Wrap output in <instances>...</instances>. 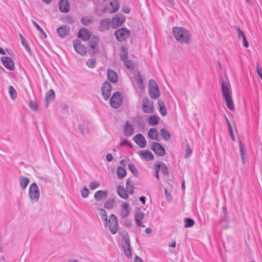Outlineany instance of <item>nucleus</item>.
Here are the masks:
<instances>
[{
  "label": "nucleus",
  "instance_id": "dca6fc26",
  "mask_svg": "<svg viewBox=\"0 0 262 262\" xmlns=\"http://www.w3.org/2000/svg\"><path fill=\"white\" fill-rule=\"evenodd\" d=\"M111 26V19L106 18L100 20L98 29L100 32H105L108 30Z\"/></svg>",
  "mask_w": 262,
  "mask_h": 262
},
{
  "label": "nucleus",
  "instance_id": "f03ea898",
  "mask_svg": "<svg viewBox=\"0 0 262 262\" xmlns=\"http://www.w3.org/2000/svg\"><path fill=\"white\" fill-rule=\"evenodd\" d=\"M222 93L226 102V105L230 110H233L234 108V103L231 95V86L228 81L222 82Z\"/></svg>",
  "mask_w": 262,
  "mask_h": 262
},
{
  "label": "nucleus",
  "instance_id": "20e7f679",
  "mask_svg": "<svg viewBox=\"0 0 262 262\" xmlns=\"http://www.w3.org/2000/svg\"><path fill=\"white\" fill-rule=\"evenodd\" d=\"M29 196L32 203H37L40 198V191L37 184L32 183L29 186Z\"/></svg>",
  "mask_w": 262,
  "mask_h": 262
},
{
  "label": "nucleus",
  "instance_id": "c9c22d12",
  "mask_svg": "<svg viewBox=\"0 0 262 262\" xmlns=\"http://www.w3.org/2000/svg\"><path fill=\"white\" fill-rule=\"evenodd\" d=\"M159 121L157 116H151L148 119V123L150 125H156L158 124Z\"/></svg>",
  "mask_w": 262,
  "mask_h": 262
},
{
  "label": "nucleus",
  "instance_id": "bb28decb",
  "mask_svg": "<svg viewBox=\"0 0 262 262\" xmlns=\"http://www.w3.org/2000/svg\"><path fill=\"white\" fill-rule=\"evenodd\" d=\"M107 78L113 83L117 82L118 79L117 73L113 70L108 69L107 70Z\"/></svg>",
  "mask_w": 262,
  "mask_h": 262
},
{
  "label": "nucleus",
  "instance_id": "680f3d73",
  "mask_svg": "<svg viewBox=\"0 0 262 262\" xmlns=\"http://www.w3.org/2000/svg\"><path fill=\"white\" fill-rule=\"evenodd\" d=\"M256 72L260 79L262 80V70L258 67V65L257 66L256 68Z\"/></svg>",
  "mask_w": 262,
  "mask_h": 262
},
{
  "label": "nucleus",
  "instance_id": "72a5a7b5",
  "mask_svg": "<svg viewBox=\"0 0 262 262\" xmlns=\"http://www.w3.org/2000/svg\"><path fill=\"white\" fill-rule=\"evenodd\" d=\"M120 57L121 60L124 61L127 59L128 57V50L125 47H122L121 52L120 53Z\"/></svg>",
  "mask_w": 262,
  "mask_h": 262
},
{
  "label": "nucleus",
  "instance_id": "0e129e2a",
  "mask_svg": "<svg viewBox=\"0 0 262 262\" xmlns=\"http://www.w3.org/2000/svg\"><path fill=\"white\" fill-rule=\"evenodd\" d=\"M106 159L108 162H111L113 159V155L111 154H107L106 155Z\"/></svg>",
  "mask_w": 262,
  "mask_h": 262
},
{
  "label": "nucleus",
  "instance_id": "4be33fe9",
  "mask_svg": "<svg viewBox=\"0 0 262 262\" xmlns=\"http://www.w3.org/2000/svg\"><path fill=\"white\" fill-rule=\"evenodd\" d=\"M124 135L125 136H131L133 135L134 130L132 124L129 123V122L127 121L125 122L124 128H123Z\"/></svg>",
  "mask_w": 262,
  "mask_h": 262
},
{
  "label": "nucleus",
  "instance_id": "6e6552de",
  "mask_svg": "<svg viewBox=\"0 0 262 262\" xmlns=\"http://www.w3.org/2000/svg\"><path fill=\"white\" fill-rule=\"evenodd\" d=\"M110 6L111 7L110 8L108 7H104L102 9V12L103 13L106 12L114 13L116 12L120 8L119 0H113L112 2H111Z\"/></svg>",
  "mask_w": 262,
  "mask_h": 262
},
{
  "label": "nucleus",
  "instance_id": "6ab92c4d",
  "mask_svg": "<svg viewBox=\"0 0 262 262\" xmlns=\"http://www.w3.org/2000/svg\"><path fill=\"white\" fill-rule=\"evenodd\" d=\"M145 217V214L141 211H136L135 214V219L136 225L138 227H144L145 225L142 224Z\"/></svg>",
  "mask_w": 262,
  "mask_h": 262
},
{
  "label": "nucleus",
  "instance_id": "b1692460",
  "mask_svg": "<svg viewBox=\"0 0 262 262\" xmlns=\"http://www.w3.org/2000/svg\"><path fill=\"white\" fill-rule=\"evenodd\" d=\"M128 207L129 204L127 202H125L121 205L120 214L122 218H126L129 214L130 212Z\"/></svg>",
  "mask_w": 262,
  "mask_h": 262
},
{
  "label": "nucleus",
  "instance_id": "79ce46f5",
  "mask_svg": "<svg viewBox=\"0 0 262 262\" xmlns=\"http://www.w3.org/2000/svg\"><path fill=\"white\" fill-rule=\"evenodd\" d=\"M19 36L20 39L21 40V42L23 46L24 47V48L26 49V50L28 52L31 53V49L29 47L28 44L27 43V41L26 40V39H25L24 36L21 34H20L19 35Z\"/></svg>",
  "mask_w": 262,
  "mask_h": 262
},
{
  "label": "nucleus",
  "instance_id": "052dcab7",
  "mask_svg": "<svg viewBox=\"0 0 262 262\" xmlns=\"http://www.w3.org/2000/svg\"><path fill=\"white\" fill-rule=\"evenodd\" d=\"M164 192L166 195V197L168 200H170L172 198L170 193L168 191L166 188L164 189Z\"/></svg>",
  "mask_w": 262,
  "mask_h": 262
},
{
  "label": "nucleus",
  "instance_id": "2eb2a0df",
  "mask_svg": "<svg viewBox=\"0 0 262 262\" xmlns=\"http://www.w3.org/2000/svg\"><path fill=\"white\" fill-rule=\"evenodd\" d=\"M1 61L4 66L8 70L10 71H13L14 70V63L11 58L4 56L1 58Z\"/></svg>",
  "mask_w": 262,
  "mask_h": 262
},
{
  "label": "nucleus",
  "instance_id": "603ef678",
  "mask_svg": "<svg viewBox=\"0 0 262 262\" xmlns=\"http://www.w3.org/2000/svg\"><path fill=\"white\" fill-rule=\"evenodd\" d=\"M239 147H240V154L241 158L242 159L243 163H245V156L246 155V151L244 150L241 141L239 142Z\"/></svg>",
  "mask_w": 262,
  "mask_h": 262
},
{
  "label": "nucleus",
  "instance_id": "a878e982",
  "mask_svg": "<svg viewBox=\"0 0 262 262\" xmlns=\"http://www.w3.org/2000/svg\"><path fill=\"white\" fill-rule=\"evenodd\" d=\"M141 158L147 161H151L154 159L153 154L149 150H141L139 154Z\"/></svg>",
  "mask_w": 262,
  "mask_h": 262
},
{
  "label": "nucleus",
  "instance_id": "c03bdc74",
  "mask_svg": "<svg viewBox=\"0 0 262 262\" xmlns=\"http://www.w3.org/2000/svg\"><path fill=\"white\" fill-rule=\"evenodd\" d=\"M126 189L130 194H133L134 192V186L130 184V181L127 180L126 181Z\"/></svg>",
  "mask_w": 262,
  "mask_h": 262
},
{
  "label": "nucleus",
  "instance_id": "37998d69",
  "mask_svg": "<svg viewBox=\"0 0 262 262\" xmlns=\"http://www.w3.org/2000/svg\"><path fill=\"white\" fill-rule=\"evenodd\" d=\"M124 66L125 67L130 70H132L134 68V63L132 60L126 59L124 60Z\"/></svg>",
  "mask_w": 262,
  "mask_h": 262
},
{
  "label": "nucleus",
  "instance_id": "774afa93",
  "mask_svg": "<svg viewBox=\"0 0 262 262\" xmlns=\"http://www.w3.org/2000/svg\"><path fill=\"white\" fill-rule=\"evenodd\" d=\"M134 262H143V260L139 256H136L134 258Z\"/></svg>",
  "mask_w": 262,
  "mask_h": 262
},
{
  "label": "nucleus",
  "instance_id": "f257e3e1",
  "mask_svg": "<svg viewBox=\"0 0 262 262\" xmlns=\"http://www.w3.org/2000/svg\"><path fill=\"white\" fill-rule=\"evenodd\" d=\"M172 33L176 40L181 43L188 44L191 42V34L185 28L174 27Z\"/></svg>",
  "mask_w": 262,
  "mask_h": 262
},
{
  "label": "nucleus",
  "instance_id": "6e6d98bb",
  "mask_svg": "<svg viewBox=\"0 0 262 262\" xmlns=\"http://www.w3.org/2000/svg\"><path fill=\"white\" fill-rule=\"evenodd\" d=\"M191 154H192V150L191 149L189 145L188 144H187L186 146V152H185V154L184 156L185 158H188L191 156Z\"/></svg>",
  "mask_w": 262,
  "mask_h": 262
},
{
  "label": "nucleus",
  "instance_id": "412c9836",
  "mask_svg": "<svg viewBox=\"0 0 262 262\" xmlns=\"http://www.w3.org/2000/svg\"><path fill=\"white\" fill-rule=\"evenodd\" d=\"M107 190H98L95 193L94 197L97 202H101L107 198Z\"/></svg>",
  "mask_w": 262,
  "mask_h": 262
},
{
  "label": "nucleus",
  "instance_id": "5fc2aeb1",
  "mask_svg": "<svg viewBox=\"0 0 262 262\" xmlns=\"http://www.w3.org/2000/svg\"><path fill=\"white\" fill-rule=\"evenodd\" d=\"M125 255L128 258L132 257V251L130 247L123 248Z\"/></svg>",
  "mask_w": 262,
  "mask_h": 262
},
{
  "label": "nucleus",
  "instance_id": "2f4dec72",
  "mask_svg": "<svg viewBox=\"0 0 262 262\" xmlns=\"http://www.w3.org/2000/svg\"><path fill=\"white\" fill-rule=\"evenodd\" d=\"M118 194L122 199H126L128 198V194L123 187L119 186L117 187Z\"/></svg>",
  "mask_w": 262,
  "mask_h": 262
},
{
  "label": "nucleus",
  "instance_id": "4c0bfd02",
  "mask_svg": "<svg viewBox=\"0 0 262 262\" xmlns=\"http://www.w3.org/2000/svg\"><path fill=\"white\" fill-rule=\"evenodd\" d=\"M8 92L12 100H15L17 96V92L15 89L11 85L9 86Z\"/></svg>",
  "mask_w": 262,
  "mask_h": 262
},
{
  "label": "nucleus",
  "instance_id": "e2e57ef3",
  "mask_svg": "<svg viewBox=\"0 0 262 262\" xmlns=\"http://www.w3.org/2000/svg\"><path fill=\"white\" fill-rule=\"evenodd\" d=\"M29 106L31 108H32V109H33L34 110H36L37 109V105L33 101H30L29 102Z\"/></svg>",
  "mask_w": 262,
  "mask_h": 262
},
{
  "label": "nucleus",
  "instance_id": "5701e85b",
  "mask_svg": "<svg viewBox=\"0 0 262 262\" xmlns=\"http://www.w3.org/2000/svg\"><path fill=\"white\" fill-rule=\"evenodd\" d=\"M70 32V28L67 26H63L59 27L57 29V33L59 36L62 38L65 37L69 34Z\"/></svg>",
  "mask_w": 262,
  "mask_h": 262
},
{
  "label": "nucleus",
  "instance_id": "338daca9",
  "mask_svg": "<svg viewBox=\"0 0 262 262\" xmlns=\"http://www.w3.org/2000/svg\"><path fill=\"white\" fill-rule=\"evenodd\" d=\"M155 171H156V177L158 180H159V172L160 171V166H157V167H156V169H155Z\"/></svg>",
  "mask_w": 262,
  "mask_h": 262
},
{
  "label": "nucleus",
  "instance_id": "de8ad7c7",
  "mask_svg": "<svg viewBox=\"0 0 262 262\" xmlns=\"http://www.w3.org/2000/svg\"><path fill=\"white\" fill-rule=\"evenodd\" d=\"M96 60L95 58H91L87 60L86 62V66L90 68H93L95 67Z\"/></svg>",
  "mask_w": 262,
  "mask_h": 262
},
{
  "label": "nucleus",
  "instance_id": "a18cd8bd",
  "mask_svg": "<svg viewBox=\"0 0 262 262\" xmlns=\"http://www.w3.org/2000/svg\"><path fill=\"white\" fill-rule=\"evenodd\" d=\"M32 24L34 25V26L36 28V29L40 32L42 36H44L45 38H47V34L45 32V31L42 30V29L40 27V26L34 20H32Z\"/></svg>",
  "mask_w": 262,
  "mask_h": 262
},
{
  "label": "nucleus",
  "instance_id": "1a4fd4ad",
  "mask_svg": "<svg viewBox=\"0 0 262 262\" xmlns=\"http://www.w3.org/2000/svg\"><path fill=\"white\" fill-rule=\"evenodd\" d=\"M142 107L144 113H152L154 108L153 102L147 97L144 98L142 100Z\"/></svg>",
  "mask_w": 262,
  "mask_h": 262
},
{
  "label": "nucleus",
  "instance_id": "0eeeda50",
  "mask_svg": "<svg viewBox=\"0 0 262 262\" xmlns=\"http://www.w3.org/2000/svg\"><path fill=\"white\" fill-rule=\"evenodd\" d=\"M115 35L118 41H122L129 37L130 31L126 28H122L117 30Z\"/></svg>",
  "mask_w": 262,
  "mask_h": 262
},
{
  "label": "nucleus",
  "instance_id": "473e14b6",
  "mask_svg": "<svg viewBox=\"0 0 262 262\" xmlns=\"http://www.w3.org/2000/svg\"><path fill=\"white\" fill-rule=\"evenodd\" d=\"M54 99H55V92H54V90H50L49 91H48L46 94V96L47 105H48L50 102L54 100Z\"/></svg>",
  "mask_w": 262,
  "mask_h": 262
},
{
  "label": "nucleus",
  "instance_id": "58836bf2",
  "mask_svg": "<svg viewBox=\"0 0 262 262\" xmlns=\"http://www.w3.org/2000/svg\"><path fill=\"white\" fill-rule=\"evenodd\" d=\"M93 21L92 16H85L81 18V22L84 26L90 25Z\"/></svg>",
  "mask_w": 262,
  "mask_h": 262
},
{
  "label": "nucleus",
  "instance_id": "f704fd0d",
  "mask_svg": "<svg viewBox=\"0 0 262 262\" xmlns=\"http://www.w3.org/2000/svg\"><path fill=\"white\" fill-rule=\"evenodd\" d=\"M115 201L113 199H108L105 202L104 207L105 208L111 210L113 209L114 206Z\"/></svg>",
  "mask_w": 262,
  "mask_h": 262
},
{
  "label": "nucleus",
  "instance_id": "393cba45",
  "mask_svg": "<svg viewBox=\"0 0 262 262\" xmlns=\"http://www.w3.org/2000/svg\"><path fill=\"white\" fill-rule=\"evenodd\" d=\"M59 10L64 13L69 12L70 9V4L68 0H60L59 3Z\"/></svg>",
  "mask_w": 262,
  "mask_h": 262
},
{
  "label": "nucleus",
  "instance_id": "ea45409f",
  "mask_svg": "<svg viewBox=\"0 0 262 262\" xmlns=\"http://www.w3.org/2000/svg\"><path fill=\"white\" fill-rule=\"evenodd\" d=\"M160 166V171L164 175H168L169 173V171L166 165L164 163H161L159 164H156V166Z\"/></svg>",
  "mask_w": 262,
  "mask_h": 262
},
{
  "label": "nucleus",
  "instance_id": "13d9d810",
  "mask_svg": "<svg viewBox=\"0 0 262 262\" xmlns=\"http://www.w3.org/2000/svg\"><path fill=\"white\" fill-rule=\"evenodd\" d=\"M120 145L121 146H124L126 145V146H128L129 147H132V144L125 140H124L122 142H121L120 143Z\"/></svg>",
  "mask_w": 262,
  "mask_h": 262
},
{
  "label": "nucleus",
  "instance_id": "9d476101",
  "mask_svg": "<svg viewBox=\"0 0 262 262\" xmlns=\"http://www.w3.org/2000/svg\"><path fill=\"white\" fill-rule=\"evenodd\" d=\"M122 99L119 92L115 93L110 99L111 106L115 108H118L121 104Z\"/></svg>",
  "mask_w": 262,
  "mask_h": 262
},
{
  "label": "nucleus",
  "instance_id": "8fccbe9b",
  "mask_svg": "<svg viewBox=\"0 0 262 262\" xmlns=\"http://www.w3.org/2000/svg\"><path fill=\"white\" fill-rule=\"evenodd\" d=\"M128 169H129V170L132 172V173L135 176H137L138 175V170L136 168L135 166H134V164H129L128 165Z\"/></svg>",
  "mask_w": 262,
  "mask_h": 262
},
{
  "label": "nucleus",
  "instance_id": "864d4df0",
  "mask_svg": "<svg viewBox=\"0 0 262 262\" xmlns=\"http://www.w3.org/2000/svg\"><path fill=\"white\" fill-rule=\"evenodd\" d=\"M89 190L86 187H84L81 191V196L83 198H86L89 194Z\"/></svg>",
  "mask_w": 262,
  "mask_h": 262
},
{
  "label": "nucleus",
  "instance_id": "39448f33",
  "mask_svg": "<svg viewBox=\"0 0 262 262\" xmlns=\"http://www.w3.org/2000/svg\"><path fill=\"white\" fill-rule=\"evenodd\" d=\"M104 226L108 227L112 234H115L118 230V222L116 216L112 214L107 220V223H104Z\"/></svg>",
  "mask_w": 262,
  "mask_h": 262
},
{
  "label": "nucleus",
  "instance_id": "f3484780",
  "mask_svg": "<svg viewBox=\"0 0 262 262\" xmlns=\"http://www.w3.org/2000/svg\"><path fill=\"white\" fill-rule=\"evenodd\" d=\"M133 140L141 148H144L146 145V140L141 134L135 135L133 138Z\"/></svg>",
  "mask_w": 262,
  "mask_h": 262
},
{
  "label": "nucleus",
  "instance_id": "7c9ffc66",
  "mask_svg": "<svg viewBox=\"0 0 262 262\" xmlns=\"http://www.w3.org/2000/svg\"><path fill=\"white\" fill-rule=\"evenodd\" d=\"M159 106V112L163 116L167 115V110L165 105V103L162 100H159L158 102Z\"/></svg>",
  "mask_w": 262,
  "mask_h": 262
},
{
  "label": "nucleus",
  "instance_id": "aec40b11",
  "mask_svg": "<svg viewBox=\"0 0 262 262\" xmlns=\"http://www.w3.org/2000/svg\"><path fill=\"white\" fill-rule=\"evenodd\" d=\"M99 42V38L96 36H93L91 38V40L89 41V44L91 48L93 50V52L94 54H96L98 52V44Z\"/></svg>",
  "mask_w": 262,
  "mask_h": 262
},
{
  "label": "nucleus",
  "instance_id": "9b49d317",
  "mask_svg": "<svg viewBox=\"0 0 262 262\" xmlns=\"http://www.w3.org/2000/svg\"><path fill=\"white\" fill-rule=\"evenodd\" d=\"M125 18L124 15H117L112 18L111 20V27L113 29H116L117 28L122 26V25L125 21Z\"/></svg>",
  "mask_w": 262,
  "mask_h": 262
},
{
  "label": "nucleus",
  "instance_id": "7ed1b4c3",
  "mask_svg": "<svg viewBox=\"0 0 262 262\" xmlns=\"http://www.w3.org/2000/svg\"><path fill=\"white\" fill-rule=\"evenodd\" d=\"M129 77L135 89L138 88L141 91L144 89L143 79L139 72L137 71H134L133 73L129 75Z\"/></svg>",
  "mask_w": 262,
  "mask_h": 262
},
{
  "label": "nucleus",
  "instance_id": "a19ab883",
  "mask_svg": "<svg viewBox=\"0 0 262 262\" xmlns=\"http://www.w3.org/2000/svg\"><path fill=\"white\" fill-rule=\"evenodd\" d=\"M160 132L162 134L163 138L165 141H168L170 140V137H171V135L169 132H168L167 130H166L164 128L161 129Z\"/></svg>",
  "mask_w": 262,
  "mask_h": 262
},
{
  "label": "nucleus",
  "instance_id": "bf43d9fd",
  "mask_svg": "<svg viewBox=\"0 0 262 262\" xmlns=\"http://www.w3.org/2000/svg\"><path fill=\"white\" fill-rule=\"evenodd\" d=\"M122 11L124 13H129L130 12V8L128 6H123L122 7Z\"/></svg>",
  "mask_w": 262,
  "mask_h": 262
},
{
  "label": "nucleus",
  "instance_id": "e433bc0d",
  "mask_svg": "<svg viewBox=\"0 0 262 262\" xmlns=\"http://www.w3.org/2000/svg\"><path fill=\"white\" fill-rule=\"evenodd\" d=\"M117 174L119 179L123 178L126 174V170L121 167H118L117 169Z\"/></svg>",
  "mask_w": 262,
  "mask_h": 262
},
{
  "label": "nucleus",
  "instance_id": "4d7b16f0",
  "mask_svg": "<svg viewBox=\"0 0 262 262\" xmlns=\"http://www.w3.org/2000/svg\"><path fill=\"white\" fill-rule=\"evenodd\" d=\"M236 29L238 37L239 38L241 37L243 38L244 36H245L243 31L239 27H236Z\"/></svg>",
  "mask_w": 262,
  "mask_h": 262
},
{
  "label": "nucleus",
  "instance_id": "4468645a",
  "mask_svg": "<svg viewBox=\"0 0 262 262\" xmlns=\"http://www.w3.org/2000/svg\"><path fill=\"white\" fill-rule=\"evenodd\" d=\"M111 90V85L107 81L104 82L101 88L102 95L104 99L107 100L109 98Z\"/></svg>",
  "mask_w": 262,
  "mask_h": 262
},
{
  "label": "nucleus",
  "instance_id": "c85d7f7f",
  "mask_svg": "<svg viewBox=\"0 0 262 262\" xmlns=\"http://www.w3.org/2000/svg\"><path fill=\"white\" fill-rule=\"evenodd\" d=\"M19 182L20 186L22 189L24 190L26 188L30 182L29 178L25 176H20L19 178Z\"/></svg>",
  "mask_w": 262,
  "mask_h": 262
},
{
  "label": "nucleus",
  "instance_id": "09e8293b",
  "mask_svg": "<svg viewBox=\"0 0 262 262\" xmlns=\"http://www.w3.org/2000/svg\"><path fill=\"white\" fill-rule=\"evenodd\" d=\"M185 227H191L194 225V221L190 218H186L184 220Z\"/></svg>",
  "mask_w": 262,
  "mask_h": 262
},
{
  "label": "nucleus",
  "instance_id": "a211bd4d",
  "mask_svg": "<svg viewBox=\"0 0 262 262\" xmlns=\"http://www.w3.org/2000/svg\"><path fill=\"white\" fill-rule=\"evenodd\" d=\"M91 32L86 28L80 29L78 33V37L84 41H87L91 38Z\"/></svg>",
  "mask_w": 262,
  "mask_h": 262
},
{
  "label": "nucleus",
  "instance_id": "cd10ccee",
  "mask_svg": "<svg viewBox=\"0 0 262 262\" xmlns=\"http://www.w3.org/2000/svg\"><path fill=\"white\" fill-rule=\"evenodd\" d=\"M122 248H127L130 247V239L128 235L127 232H124L122 234Z\"/></svg>",
  "mask_w": 262,
  "mask_h": 262
},
{
  "label": "nucleus",
  "instance_id": "ddd939ff",
  "mask_svg": "<svg viewBox=\"0 0 262 262\" xmlns=\"http://www.w3.org/2000/svg\"><path fill=\"white\" fill-rule=\"evenodd\" d=\"M73 47L75 51L81 55H84L87 53L86 47L81 43L80 40L77 39L73 42Z\"/></svg>",
  "mask_w": 262,
  "mask_h": 262
},
{
  "label": "nucleus",
  "instance_id": "f8f14e48",
  "mask_svg": "<svg viewBox=\"0 0 262 262\" xmlns=\"http://www.w3.org/2000/svg\"><path fill=\"white\" fill-rule=\"evenodd\" d=\"M150 148L159 156L163 157L166 154L164 147L159 143L153 142L150 145Z\"/></svg>",
  "mask_w": 262,
  "mask_h": 262
},
{
  "label": "nucleus",
  "instance_id": "423d86ee",
  "mask_svg": "<svg viewBox=\"0 0 262 262\" xmlns=\"http://www.w3.org/2000/svg\"><path fill=\"white\" fill-rule=\"evenodd\" d=\"M148 93L150 97L154 99L158 98L160 95L158 86L153 79H150L149 81Z\"/></svg>",
  "mask_w": 262,
  "mask_h": 262
},
{
  "label": "nucleus",
  "instance_id": "69168bd1",
  "mask_svg": "<svg viewBox=\"0 0 262 262\" xmlns=\"http://www.w3.org/2000/svg\"><path fill=\"white\" fill-rule=\"evenodd\" d=\"M242 39H243L244 46L246 48H248L249 46V44H248V41H247L246 36H244V37Z\"/></svg>",
  "mask_w": 262,
  "mask_h": 262
},
{
  "label": "nucleus",
  "instance_id": "49530a36",
  "mask_svg": "<svg viewBox=\"0 0 262 262\" xmlns=\"http://www.w3.org/2000/svg\"><path fill=\"white\" fill-rule=\"evenodd\" d=\"M100 214L101 215V219L105 222L107 223L108 217L106 211L103 209H100Z\"/></svg>",
  "mask_w": 262,
  "mask_h": 262
},
{
  "label": "nucleus",
  "instance_id": "c756f323",
  "mask_svg": "<svg viewBox=\"0 0 262 262\" xmlns=\"http://www.w3.org/2000/svg\"><path fill=\"white\" fill-rule=\"evenodd\" d=\"M148 136L151 139L159 140L158 133L157 130L155 128H151L149 129L148 132Z\"/></svg>",
  "mask_w": 262,
  "mask_h": 262
},
{
  "label": "nucleus",
  "instance_id": "3c124183",
  "mask_svg": "<svg viewBox=\"0 0 262 262\" xmlns=\"http://www.w3.org/2000/svg\"><path fill=\"white\" fill-rule=\"evenodd\" d=\"M100 185V183L97 181H92L90 184V188L91 190H95L98 188Z\"/></svg>",
  "mask_w": 262,
  "mask_h": 262
}]
</instances>
